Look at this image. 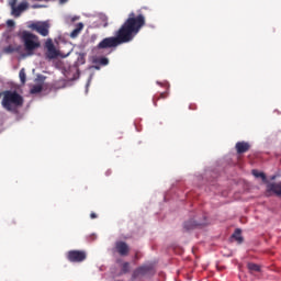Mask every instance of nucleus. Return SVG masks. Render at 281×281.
Instances as JSON below:
<instances>
[{
    "label": "nucleus",
    "mask_w": 281,
    "mask_h": 281,
    "mask_svg": "<svg viewBox=\"0 0 281 281\" xmlns=\"http://www.w3.org/2000/svg\"><path fill=\"white\" fill-rule=\"evenodd\" d=\"M168 95H169V92L165 91V92L160 93L159 97H155L154 98L155 106H157V100H166V98H168Z\"/></svg>",
    "instance_id": "obj_17"
},
{
    "label": "nucleus",
    "mask_w": 281,
    "mask_h": 281,
    "mask_svg": "<svg viewBox=\"0 0 281 281\" xmlns=\"http://www.w3.org/2000/svg\"><path fill=\"white\" fill-rule=\"evenodd\" d=\"M135 258H136V260H137V258H138L137 254L135 255Z\"/></svg>",
    "instance_id": "obj_31"
},
{
    "label": "nucleus",
    "mask_w": 281,
    "mask_h": 281,
    "mask_svg": "<svg viewBox=\"0 0 281 281\" xmlns=\"http://www.w3.org/2000/svg\"><path fill=\"white\" fill-rule=\"evenodd\" d=\"M30 30L36 32L41 36H49V22H33L29 25Z\"/></svg>",
    "instance_id": "obj_4"
},
{
    "label": "nucleus",
    "mask_w": 281,
    "mask_h": 281,
    "mask_svg": "<svg viewBox=\"0 0 281 281\" xmlns=\"http://www.w3.org/2000/svg\"><path fill=\"white\" fill-rule=\"evenodd\" d=\"M30 8L27 2H21L18 7L11 8L13 16H21V13L25 12Z\"/></svg>",
    "instance_id": "obj_8"
},
{
    "label": "nucleus",
    "mask_w": 281,
    "mask_h": 281,
    "mask_svg": "<svg viewBox=\"0 0 281 281\" xmlns=\"http://www.w3.org/2000/svg\"><path fill=\"white\" fill-rule=\"evenodd\" d=\"M93 65H100L101 67H106L109 65V58L102 56L92 57Z\"/></svg>",
    "instance_id": "obj_12"
},
{
    "label": "nucleus",
    "mask_w": 281,
    "mask_h": 281,
    "mask_svg": "<svg viewBox=\"0 0 281 281\" xmlns=\"http://www.w3.org/2000/svg\"><path fill=\"white\" fill-rule=\"evenodd\" d=\"M22 42L24 43L25 49L32 54L34 49H38L41 47V42L38 41V36L27 32L23 31L21 35Z\"/></svg>",
    "instance_id": "obj_3"
},
{
    "label": "nucleus",
    "mask_w": 281,
    "mask_h": 281,
    "mask_svg": "<svg viewBox=\"0 0 281 281\" xmlns=\"http://www.w3.org/2000/svg\"><path fill=\"white\" fill-rule=\"evenodd\" d=\"M131 12L125 22L115 32V36L103 38L98 45L97 49H115L120 45L131 43L135 38L136 34H139L142 27L146 25V16L142 13V10Z\"/></svg>",
    "instance_id": "obj_1"
},
{
    "label": "nucleus",
    "mask_w": 281,
    "mask_h": 281,
    "mask_svg": "<svg viewBox=\"0 0 281 281\" xmlns=\"http://www.w3.org/2000/svg\"><path fill=\"white\" fill-rule=\"evenodd\" d=\"M69 262H85L87 260V251L85 250H70L66 255Z\"/></svg>",
    "instance_id": "obj_5"
},
{
    "label": "nucleus",
    "mask_w": 281,
    "mask_h": 281,
    "mask_svg": "<svg viewBox=\"0 0 281 281\" xmlns=\"http://www.w3.org/2000/svg\"><path fill=\"white\" fill-rule=\"evenodd\" d=\"M201 225H203V223L196 222L194 220H189L184 222L183 229L184 232H190L192 229H196V227H201Z\"/></svg>",
    "instance_id": "obj_10"
},
{
    "label": "nucleus",
    "mask_w": 281,
    "mask_h": 281,
    "mask_svg": "<svg viewBox=\"0 0 281 281\" xmlns=\"http://www.w3.org/2000/svg\"><path fill=\"white\" fill-rule=\"evenodd\" d=\"M115 251L119 254V256H128V254L131 252V247H128V244H126L125 241H116Z\"/></svg>",
    "instance_id": "obj_7"
},
{
    "label": "nucleus",
    "mask_w": 281,
    "mask_h": 281,
    "mask_svg": "<svg viewBox=\"0 0 281 281\" xmlns=\"http://www.w3.org/2000/svg\"><path fill=\"white\" fill-rule=\"evenodd\" d=\"M90 218H98V214H95L94 212H92V213L90 214Z\"/></svg>",
    "instance_id": "obj_26"
},
{
    "label": "nucleus",
    "mask_w": 281,
    "mask_h": 281,
    "mask_svg": "<svg viewBox=\"0 0 281 281\" xmlns=\"http://www.w3.org/2000/svg\"><path fill=\"white\" fill-rule=\"evenodd\" d=\"M20 80L22 85H25L26 82V75H25V68H22L19 72Z\"/></svg>",
    "instance_id": "obj_19"
},
{
    "label": "nucleus",
    "mask_w": 281,
    "mask_h": 281,
    "mask_svg": "<svg viewBox=\"0 0 281 281\" xmlns=\"http://www.w3.org/2000/svg\"><path fill=\"white\" fill-rule=\"evenodd\" d=\"M23 97L16 92V90L2 91L1 105L5 111H16L19 108L23 106Z\"/></svg>",
    "instance_id": "obj_2"
},
{
    "label": "nucleus",
    "mask_w": 281,
    "mask_h": 281,
    "mask_svg": "<svg viewBox=\"0 0 281 281\" xmlns=\"http://www.w3.org/2000/svg\"><path fill=\"white\" fill-rule=\"evenodd\" d=\"M16 1H19V0H9V5L11 9H13L14 5H16Z\"/></svg>",
    "instance_id": "obj_23"
},
{
    "label": "nucleus",
    "mask_w": 281,
    "mask_h": 281,
    "mask_svg": "<svg viewBox=\"0 0 281 281\" xmlns=\"http://www.w3.org/2000/svg\"><path fill=\"white\" fill-rule=\"evenodd\" d=\"M235 148L238 155H243L251 148V145H249L247 142H238L236 143Z\"/></svg>",
    "instance_id": "obj_9"
},
{
    "label": "nucleus",
    "mask_w": 281,
    "mask_h": 281,
    "mask_svg": "<svg viewBox=\"0 0 281 281\" xmlns=\"http://www.w3.org/2000/svg\"><path fill=\"white\" fill-rule=\"evenodd\" d=\"M232 238H235L237 240L238 245H243V235H240V229L237 228L235 233L233 234Z\"/></svg>",
    "instance_id": "obj_15"
},
{
    "label": "nucleus",
    "mask_w": 281,
    "mask_h": 281,
    "mask_svg": "<svg viewBox=\"0 0 281 281\" xmlns=\"http://www.w3.org/2000/svg\"><path fill=\"white\" fill-rule=\"evenodd\" d=\"M248 269H249V271H251V272H260V266H258V265H256V263H248Z\"/></svg>",
    "instance_id": "obj_18"
},
{
    "label": "nucleus",
    "mask_w": 281,
    "mask_h": 281,
    "mask_svg": "<svg viewBox=\"0 0 281 281\" xmlns=\"http://www.w3.org/2000/svg\"><path fill=\"white\" fill-rule=\"evenodd\" d=\"M93 67V69H97V71H100V64H94V66H92Z\"/></svg>",
    "instance_id": "obj_25"
},
{
    "label": "nucleus",
    "mask_w": 281,
    "mask_h": 281,
    "mask_svg": "<svg viewBox=\"0 0 281 281\" xmlns=\"http://www.w3.org/2000/svg\"><path fill=\"white\" fill-rule=\"evenodd\" d=\"M41 91H43V86L41 85H35L33 86V89H31V93H41Z\"/></svg>",
    "instance_id": "obj_21"
},
{
    "label": "nucleus",
    "mask_w": 281,
    "mask_h": 281,
    "mask_svg": "<svg viewBox=\"0 0 281 281\" xmlns=\"http://www.w3.org/2000/svg\"><path fill=\"white\" fill-rule=\"evenodd\" d=\"M131 271V263L124 262L122 265V273H128Z\"/></svg>",
    "instance_id": "obj_22"
},
{
    "label": "nucleus",
    "mask_w": 281,
    "mask_h": 281,
    "mask_svg": "<svg viewBox=\"0 0 281 281\" xmlns=\"http://www.w3.org/2000/svg\"><path fill=\"white\" fill-rule=\"evenodd\" d=\"M78 19H79L78 16H75V18H72L71 21L75 22V21H78Z\"/></svg>",
    "instance_id": "obj_29"
},
{
    "label": "nucleus",
    "mask_w": 281,
    "mask_h": 281,
    "mask_svg": "<svg viewBox=\"0 0 281 281\" xmlns=\"http://www.w3.org/2000/svg\"><path fill=\"white\" fill-rule=\"evenodd\" d=\"M7 25H8V27H14V22H13V20H8V21H7Z\"/></svg>",
    "instance_id": "obj_24"
},
{
    "label": "nucleus",
    "mask_w": 281,
    "mask_h": 281,
    "mask_svg": "<svg viewBox=\"0 0 281 281\" xmlns=\"http://www.w3.org/2000/svg\"><path fill=\"white\" fill-rule=\"evenodd\" d=\"M153 271V267L150 266H140L135 270V276H146V273H150Z\"/></svg>",
    "instance_id": "obj_13"
},
{
    "label": "nucleus",
    "mask_w": 281,
    "mask_h": 281,
    "mask_svg": "<svg viewBox=\"0 0 281 281\" xmlns=\"http://www.w3.org/2000/svg\"><path fill=\"white\" fill-rule=\"evenodd\" d=\"M0 98H3V92H0Z\"/></svg>",
    "instance_id": "obj_30"
},
{
    "label": "nucleus",
    "mask_w": 281,
    "mask_h": 281,
    "mask_svg": "<svg viewBox=\"0 0 281 281\" xmlns=\"http://www.w3.org/2000/svg\"><path fill=\"white\" fill-rule=\"evenodd\" d=\"M14 52H16V48L12 45L5 46L3 48V53L4 54H14Z\"/></svg>",
    "instance_id": "obj_20"
},
{
    "label": "nucleus",
    "mask_w": 281,
    "mask_h": 281,
    "mask_svg": "<svg viewBox=\"0 0 281 281\" xmlns=\"http://www.w3.org/2000/svg\"><path fill=\"white\" fill-rule=\"evenodd\" d=\"M69 0H59L60 3H67Z\"/></svg>",
    "instance_id": "obj_28"
},
{
    "label": "nucleus",
    "mask_w": 281,
    "mask_h": 281,
    "mask_svg": "<svg viewBox=\"0 0 281 281\" xmlns=\"http://www.w3.org/2000/svg\"><path fill=\"white\" fill-rule=\"evenodd\" d=\"M32 8H33L34 10H36L37 8H41V5H38V4H33Z\"/></svg>",
    "instance_id": "obj_27"
},
{
    "label": "nucleus",
    "mask_w": 281,
    "mask_h": 281,
    "mask_svg": "<svg viewBox=\"0 0 281 281\" xmlns=\"http://www.w3.org/2000/svg\"><path fill=\"white\" fill-rule=\"evenodd\" d=\"M82 30H85V24L82 22H79L74 29V31L70 33V38H78Z\"/></svg>",
    "instance_id": "obj_14"
},
{
    "label": "nucleus",
    "mask_w": 281,
    "mask_h": 281,
    "mask_svg": "<svg viewBox=\"0 0 281 281\" xmlns=\"http://www.w3.org/2000/svg\"><path fill=\"white\" fill-rule=\"evenodd\" d=\"M45 47L47 49L46 58H48L49 60H54V58H58V50H56V46H54V42H52V40L46 41Z\"/></svg>",
    "instance_id": "obj_6"
},
{
    "label": "nucleus",
    "mask_w": 281,
    "mask_h": 281,
    "mask_svg": "<svg viewBox=\"0 0 281 281\" xmlns=\"http://www.w3.org/2000/svg\"><path fill=\"white\" fill-rule=\"evenodd\" d=\"M268 192H273L277 196H281V181L268 184Z\"/></svg>",
    "instance_id": "obj_11"
},
{
    "label": "nucleus",
    "mask_w": 281,
    "mask_h": 281,
    "mask_svg": "<svg viewBox=\"0 0 281 281\" xmlns=\"http://www.w3.org/2000/svg\"><path fill=\"white\" fill-rule=\"evenodd\" d=\"M252 175L254 177H256L257 179H261L263 182H267V176L265 175V172H260L256 169L252 170Z\"/></svg>",
    "instance_id": "obj_16"
}]
</instances>
